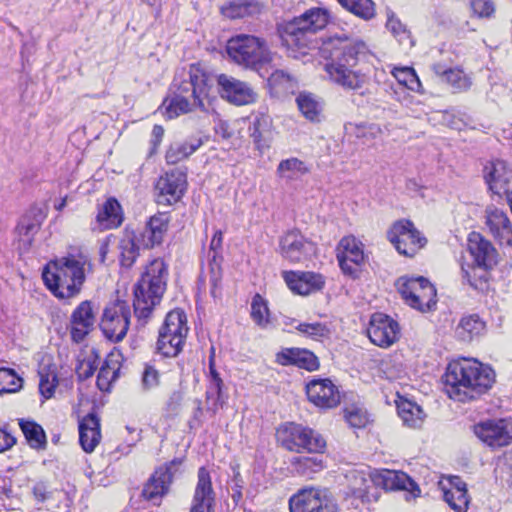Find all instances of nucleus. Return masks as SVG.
I'll return each instance as SVG.
<instances>
[{
  "label": "nucleus",
  "mask_w": 512,
  "mask_h": 512,
  "mask_svg": "<svg viewBox=\"0 0 512 512\" xmlns=\"http://www.w3.org/2000/svg\"><path fill=\"white\" fill-rule=\"evenodd\" d=\"M321 53L327 60L324 69L335 84L346 90H358L367 83L368 76L355 69L359 60L367 54L364 42H349L346 37L331 38L323 43Z\"/></svg>",
  "instance_id": "1"
},
{
  "label": "nucleus",
  "mask_w": 512,
  "mask_h": 512,
  "mask_svg": "<svg viewBox=\"0 0 512 512\" xmlns=\"http://www.w3.org/2000/svg\"><path fill=\"white\" fill-rule=\"evenodd\" d=\"M443 379L447 395L465 402L490 389L495 381V373L477 360L464 358L450 362Z\"/></svg>",
  "instance_id": "2"
},
{
  "label": "nucleus",
  "mask_w": 512,
  "mask_h": 512,
  "mask_svg": "<svg viewBox=\"0 0 512 512\" xmlns=\"http://www.w3.org/2000/svg\"><path fill=\"white\" fill-rule=\"evenodd\" d=\"M90 264L89 257L82 252L50 261L43 270L42 277L46 287L59 299L77 296L85 282V266Z\"/></svg>",
  "instance_id": "3"
},
{
  "label": "nucleus",
  "mask_w": 512,
  "mask_h": 512,
  "mask_svg": "<svg viewBox=\"0 0 512 512\" xmlns=\"http://www.w3.org/2000/svg\"><path fill=\"white\" fill-rule=\"evenodd\" d=\"M186 76L180 81L174 79V96L164 101L168 118L191 112L196 107L206 110L204 98L209 92L207 76L196 67H191Z\"/></svg>",
  "instance_id": "4"
},
{
  "label": "nucleus",
  "mask_w": 512,
  "mask_h": 512,
  "mask_svg": "<svg viewBox=\"0 0 512 512\" xmlns=\"http://www.w3.org/2000/svg\"><path fill=\"white\" fill-rule=\"evenodd\" d=\"M167 267L163 260L154 259L147 265L134 288V312L139 320L150 317L166 290Z\"/></svg>",
  "instance_id": "5"
},
{
  "label": "nucleus",
  "mask_w": 512,
  "mask_h": 512,
  "mask_svg": "<svg viewBox=\"0 0 512 512\" xmlns=\"http://www.w3.org/2000/svg\"><path fill=\"white\" fill-rule=\"evenodd\" d=\"M328 20L329 13L326 9L316 7L307 10L301 16L279 26L282 44L291 51L305 54V50L312 45L311 37L323 29Z\"/></svg>",
  "instance_id": "6"
},
{
  "label": "nucleus",
  "mask_w": 512,
  "mask_h": 512,
  "mask_svg": "<svg viewBox=\"0 0 512 512\" xmlns=\"http://www.w3.org/2000/svg\"><path fill=\"white\" fill-rule=\"evenodd\" d=\"M226 51L233 62L256 71L269 64L273 58L263 39L247 34H239L230 38L226 45Z\"/></svg>",
  "instance_id": "7"
},
{
  "label": "nucleus",
  "mask_w": 512,
  "mask_h": 512,
  "mask_svg": "<svg viewBox=\"0 0 512 512\" xmlns=\"http://www.w3.org/2000/svg\"><path fill=\"white\" fill-rule=\"evenodd\" d=\"M189 327L182 309L170 311L159 329L157 351L165 357H176L183 350Z\"/></svg>",
  "instance_id": "8"
},
{
  "label": "nucleus",
  "mask_w": 512,
  "mask_h": 512,
  "mask_svg": "<svg viewBox=\"0 0 512 512\" xmlns=\"http://www.w3.org/2000/svg\"><path fill=\"white\" fill-rule=\"evenodd\" d=\"M281 445L296 453H322L326 448V440L315 430L293 422L284 424L277 432Z\"/></svg>",
  "instance_id": "9"
},
{
  "label": "nucleus",
  "mask_w": 512,
  "mask_h": 512,
  "mask_svg": "<svg viewBox=\"0 0 512 512\" xmlns=\"http://www.w3.org/2000/svg\"><path fill=\"white\" fill-rule=\"evenodd\" d=\"M396 286L406 304L414 309L426 312L436 305V289L424 277H400Z\"/></svg>",
  "instance_id": "10"
},
{
  "label": "nucleus",
  "mask_w": 512,
  "mask_h": 512,
  "mask_svg": "<svg viewBox=\"0 0 512 512\" xmlns=\"http://www.w3.org/2000/svg\"><path fill=\"white\" fill-rule=\"evenodd\" d=\"M387 238L399 254L408 257L414 256L426 244V238L406 219L396 221L387 231Z\"/></svg>",
  "instance_id": "11"
},
{
  "label": "nucleus",
  "mask_w": 512,
  "mask_h": 512,
  "mask_svg": "<svg viewBox=\"0 0 512 512\" xmlns=\"http://www.w3.org/2000/svg\"><path fill=\"white\" fill-rule=\"evenodd\" d=\"M290 512H338L336 503L325 490L303 488L289 499Z\"/></svg>",
  "instance_id": "12"
},
{
  "label": "nucleus",
  "mask_w": 512,
  "mask_h": 512,
  "mask_svg": "<svg viewBox=\"0 0 512 512\" xmlns=\"http://www.w3.org/2000/svg\"><path fill=\"white\" fill-rule=\"evenodd\" d=\"M130 308L124 301H116L106 306L100 328L106 338L113 342L121 341L127 334Z\"/></svg>",
  "instance_id": "13"
},
{
  "label": "nucleus",
  "mask_w": 512,
  "mask_h": 512,
  "mask_svg": "<svg viewBox=\"0 0 512 512\" xmlns=\"http://www.w3.org/2000/svg\"><path fill=\"white\" fill-rule=\"evenodd\" d=\"M181 464L182 460L176 458L157 468L144 485L142 496L146 500L159 505L162 498L169 492Z\"/></svg>",
  "instance_id": "14"
},
{
  "label": "nucleus",
  "mask_w": 512,
  "mask_h": 512,
  "mask_svg": "<svg viewBox=\"0 0 512 512\" xmlns=\"http://www.w3.org/2000/svg\"><path fill=\"white\" fill-rule=\"evenodd\" d=\"M474 434L487 446L501 448L512 443V422L508 419H488L473 426Z\"/></svg>",
  "instance_id": "15"
},
{
  "label": "nucleus",
  "mask_w": 512,
  "mask_h": 512,
  "mask_svg": "<svg viewBox=\"0 0 512 512\" xmlns=\"http://www.w3.org/2000/svg\"><path fill=\"white\" fill-rule=\"evenodd\" d=\"M281 256L291 263H300L316 253V245L308 240L299 230L287 231L280 237Z\"/></svg>",
  "instance_id": "16"
},
{
  "label": "nucleus",
  "mask_w": 512,
  "mask_h": 512,
  "mask_svg": "<svg viewBox=\"0 0 512 512\" xmlns=\"http://www.w3.org/2000/svg\"><path fill=\"white\" fill-rule=\"evenodd\" d=\"M484 177L489 189L496 195L506 196L512 212V169L504 160L496 159L484 167Z\"/></svg>",
  "instance_id": "17"
},
{
  "label": "nucleus",
  "mask_w": 512,
  "mask_h": 512,
  "mask_svg": "<svg viewBox=\"0 0 512 512\" xmlns=\"http://www.w3.org/2000/svg\"><path fill=\"white\" fill-rule=\"evenodd\" d=\"M367 335L371 342L379 347L387 348L400 337V327L397 321L383 313L371 316Z\"/></svg>",
  "instance_id": "18"
},
{
  "label": "nucleus",
  "mask_w": 512,
  "mask_h": 512,
  "mask_svg": "<svg viewBox=\"0 0 512 512\" xmlns=\"http://www.w3.org/2000/svg\"><path fill=\"white\" fill-rule=\"evenodd\" d=\"M155 188L158 204L171 205L176 203L186 189V174L179 169L166 172L158 179Z\"/></svg>",
  "instance_id": "19"
},
{
  "label": "nucleus",
  "mask_w": 512,
  "mask_h": 512,
  "mask_svg": "<svg viewBox=\"0 0 512 512\" xmlns=\"http://www.w3.org/2000/svg\"><path fill=\"white\" fill-rule=\"evenodd\" d=\"M217 81L221 96L230 103L248 105L257 99V93L245 82L224 74L220 75Z\"/></svg>",
  "instance_id": "20"
},
{
  "label": "nucleus",
  "mask_w": 512,
  "mask_h": 512,
  "mask_svg": "<svg viewBox=\"0 0 512 512\" xmlns=\"http://www.w3.org/2000/svg\"><path fill=\"white\" fill-rule=\"evenodd\" d=\"M485 225L500 244L512 246V222L507 213L493 204L484 211Z\"/></svg>",
  "instance_id": "21"
},
{
  "label": "nucleus",
  "mask_w": 512,
  "mask_h": 512,
  "mask_svg": "<svg viewBox=\"0 0 512 512\" xmlns=\"http://www.w3.org/2000/svg\"><path fill=\"white\" fill-rule=\"evenodd\" d=\"M306 394L311 403L319 408L330 409L340 403V392L331 380L315 379L306 385Z\"/></svg>",
  "instance_id": "22"
},
{
  "label": "nucleus",
  "mask_w": 512,
  "mask_h": 512,
  "mask_svg": "<svg viewBox=\"0 0 512 512\" xmlns=\"http://www.w3.org/2000/svg\"><path fill=\"white\" fill-rule=\"evenodd\" d=\"M337 259L345 274L355 276L357 267L364 261L362 244L353 236L342 238L337 247Z\"/></svg>",
  "instance_id": "23"
},
{
  "label": "nucleus",
  "mask_w": 512,
  "mask_h": 512,
  "mask_svg": "<svg viewBox=\"0 0 512 512\" xmlns=\"http://www.w3.org/2000/svg\"><path fill=\"white\" fill-rule=\"evenodd\" d=\"M197 478L190 512H213L215 492L208 470L205 467H200Z\"/></svg>",
  "instance_id": "24"
},
{
  "label": "nucleus",
  "mask_w": 512,
  "mask_h": 512,
  "mask_svg": "<svg viewBox=\"0 0 512 512\" xmlns=\"http://www.w3.org/2000/svg\"><path fill=\"white\" fill-rule=\"evenodd\" d=\"M95 314L92 303L88 300L81 302L70 317V335L74 342L80 343L92 331Z\"/></svg>",
  "instance_id": "25"
},
{
  "label": "nucleus",
  "mask_w": 512,
  "mask_h": 512,
  "mask_svg": "<svg viewBox=\"0 0 512 512\" xmlns=\"http://www.w3.org/2000/svg\"><path fill=\"white\" fill-rule=\"evenodd\" d=\"M283 277L287 286L299 295H309L320 290L324 285L323 277L313 272L286 271Z\"/></svg>",
  "instance_id": "26"
},
{
  "label": "nucleus",
  "mask_w": 512,
  "mask_h": 512,
  "mask_svg": "<svg viewBox=\"0 0 512 512\" xmlns=\"http://www.w3.org/2000/svg\"><path fill=\"white\" fill-rule=\"evenodd\" d=\"M468 249L479 268L490 269L497 262V251L490 241L473 232L468 238Z\"/></svg>",
  "instance_id": "27"
},
{
  "label": "nucleus",
  "mask_w": 512,
  "mask_h": 512,
  "mask_svg": "<svg viewBox=\"0 0 512 512\" xmlns=\"http://www.w3.org/2000/svg\"><path fill=\"white\" fill-rule=\"evenodd\" d=\"M144 248L141 236L138 235V232L126 228L118 243L121 266L131 268L139 257L141 249Z\"/></svg>",
  "instance_id": "28"
},
{
  "label": "nucleus",
  "mask_w": 512,
  "mask_h": 512,
  "mask_svg": "<svg viewBox=\"0 0 512 512\" xmlns=\"http://www.w3.org/2000/svg\"><path fill=\"white\" fill-rule=\"evenodd\" d=\"M45 211L39 206H32L20 220L16 230L19 241L24 247L31 245L34 235L38 232L45 219Z\"/></svg>",
  "instance_id": "29"
},
{
  "label": "nucleus",
  "mask_w": 512,
  "mask_h": 512,
  "mask_svg": "<svg viewBox=\"0 0 512 512\" xmlns=\"http://www.w3.org/2000/svg\"><path fill=\"white\" fill-rule=\"evenodd\" d=\"M169 216L165 213H158L152 216L147 222L143 231L138 232L142 244L146 248H152L162 243L168 230Z\"/></svg>",
  "instance_id": "30"
},
{
  "label": "nucleus",
  "mask_w": 512,
  "mask_h": 512,
  "mask_svg": "<svg viewBox=\"0 0 512 512\" xmlns=\"http://www.w3.org/2000/svg\"><path fill=\"white\" fill-rule=\"evenodd\" d=\"M276 360L281 365H295L308 371L319 367L317 357L306 349L286 348L277 354Z\"/></svg>",
  "instance_id": "31"
},
{
  "label": "nucleus",
  "mask_w": 512,
  "mask_h": 512,
  "mask_svg": "<svg viewBox=\"0 0 512 512\" xmlns=\"http://www.w3.org/2000/svg\"><path fill=\"white\" fill-rule=\"evenodd\" d=\"M101 439L100 419L93 413L85 416L79 423V441L87 453L94 451Z\"/></svg>",
  "instance_id": "32"
},
{
  "label": "nucleus",
  "mask_w": 512,
  "mask_h": 512,
  "mask_svg": "<svg viewBox=\"0 0 512 512\" xmlns=\"http://www.w3.org/2000/svg\"><path fill=\"white\" fill-rule=\"evenodd\" d=\"M433 71L441 79L447 83L454 93L465 92L472 85L471 78L459 68H445L442 64H434Z\"/></svg>",
  "instance_id": "33"
},
{
  "label": "nucleus",
  "mask_w": 512,
  "mask_h": 512,
  "mask_svg": "<svg viewBox=\"0 0 512 512\" xmlns=\"http://www.w3.org/2000/svg\"><path fill=\"white\" fill-rule=\"evenodd\" d=\"M377 486L385 490H408L414 491L416 483L404 472L394 470H383L375 473Z\"/></svg>",
  "instance_id": "34"
},
{
  "label": "nucleus",
  "mask_w": 512,
  "mask_h": 512,
  "mask_svg": "<svg viewBox=\"0 0 512 512\" xmlns=\"http://www.w3.org/2000/svg\"><path fill=\"white\" fill-rule=\"evenodd\" d=\"M203 144L201 137H191L185 141L172 143L165 155L168 164H177L192 155Z\"/></svg>",
  "instance_id": "35"
},
{
  "label": "nucleus",
  "mask_w": 512,
  "mask_h": 512,
  "mask_svg": "<svg viewBox=\"0 0 512 512\" xmlns=\"http://www.w3.org/2000/svg\"><path fill=\"white\" fill-rule=\"evenodd\" d=\"M96 219L102 229H113L120 226L123 214L118 201L114 198L108 199L99 210Z\"/></svg>",
  "instance_id": "36"
},
{
  "label": "nucleus",
  "mask_w": 512,
  "mask_h": 512,
  "mask_svg": "<svg viewBox=\"0 0 512 512\" xmlns=\"http://www.w3.org/2000/svg\"><path fill=\"white\" fill-rule=\"evenodd\" d=\"M262 4L258 0H236L221 8L225 17L231 19L254 16L262 11Z\"/></svg>",
  "instance_id": "37"
},
{
  "label": "nucleus",
  "mask_w": 512,
  "mask_h": 512,
  "mask_svg": "<svg viewBox=\"0 0 512 512\" xmlns=\"http://www.w3.org/2000/svg\"><path fill=\"white\" fill-rule=\"evenodd\" d=\"M297 106L302 115L311 122H320L322 118L323 104L312 93L301 92L296 98Z\"/></svg>",
  "instance_id": "38"
},
{
  "label": "nucleus",
  "mask_w": 512,
  "mask_h": 512,
  "mask_svg": "<svg viewBox=\"0 0 512 512\" xmlns=\"http://www.w3.org/2000/svg\"><path fill=\"white\" fill-rule=\"evenodd\" d=\"M484 329L485 323L479 318V316L469 315L462 317L455 329V334L461 341L469 342L474 337L479 336Z\"/></svg>",
  "instance_id": "39"
},
{
  "label": "nucleus",
  "mask_w": 512,
  "mask_h": 512,
  "mask_svg": "<svg viewBox=\"0 0 512 512\" xmlns=\"http://www.w3.org/2000/svg\"><path fill=\"white\" fill-rule=\"evenodd\" d=\"M272 119L268 114L258 113L251 124V137L258 148L267 146L271 134Z\"/></svg>",
  "instance_id": "40"
},
{
  "label": "nucleus",
  "mask_w": 512,
  "mask_h": 512,
  "mask_svg": "<svg viewBox=\"0 0 512 512\" xmlns=\"http://www.w3.org/2000/svg\"><path fill=\"white\" fill-rule=\"evenodd\" d=\"M397 411L404 424L411 428L420 427L425 416L421 407L409 400L398 402Z\"/></svg>",
  "instance_id": "41"
},
{
  "label": "nucleus",
  "mask_w": 512,
  "mask_h": 512,
  "mask_svg": "<svg viewBox=\"0 0 512 512\" xmlns=\"http://www.w3.org/2000/svg\"><path fill=\"white\" fill-rule=\"evenodd\" d=\"M308 171L305 163L294 157L282 160L277 167L278 176L287 181L297 180Z\"/></svg>",
  "instance_id": "42"
},
{
  "label": "nucleus",
  "mask_w": 512,
  "mask_h": 512,
  "mask_svg": "<svg viewBox=\"0 0 512 512\" xmlns=\"http://www.w3.org/2000/svg\"><path fill=\"white\" fill-rule=\"evenodd\" d=\"M291 465L299 475L306 477H309L324 468L323 459L319 455L294 457L291 460Z\"/></svg>",
  "instance_id": "43"
},
{
  "label": "nucleus",
  "mask_w": 512,
  "mask_h": 512,
  "mask_svg": "<svg viewBox=\"0 0 512 512\" xmlns=\"http://www.w3.org/2000/svg\"><path fill=\"white\" fill-rule=\"evenodd\" d=\"M21 430L28 442L34 449H43L46 446V435L43 428L34 421L21 420Z\"/></svg>",
  "instance_id": "44"
},
{
  "label": "nucleus",
  "mask_w": 512,
  "mask_h": 512,
  "mask_svg": "<svg viewBox=\"0 0 512 512\" xmlns=\"http://www.w3.org/2000/svg\"><path fill=\"white\" fill-rule=\"evenodd\" d=\"M350 489L354 496L364 498L369 493L372 484L376 485L375 473L365 474L363 471L351 473Z\"/></svg>",
  "instance_id": "45"
},
{
  "label": "nucleus",
  "mask_w": 512,
  "mask_h": 512,
  "mask_svg": "<svg viewBox=\"0 0 512 512\" xmlns=\"http://www.w3.org/2000/svg\"><path fill=\"white\" fill-rule=\"evenodd\" d=\"M222 380H215L209 382V387L206 392V406L207 410L215 414L224 404L222 395Z\"/></svg>",
  "instance_id": "46"
},
{
  "label": "nucleus",
  "mask_w": 512,
  "mask_h": 512,
  "mask_svg": "<svg viewBox=\"0 0 512 512\" xmlns=\"http://www.w3.org/2000/svg\"><path fill=\"white\" fill-rule=\"evenodd\" d=\"M443 498L455 512H467L469 505L467 491H461L460 489H445L443 492Z\"/></svg>",
  "instance_id": "47"
},
{
  "label": "nucleus",
  "mask_w": 512,
  "mask_h": 512,
  "mask_svg": "<svg viewBox=\"0 0 512 512\" xmlns=\"http://www.w3.org/2000/svg\"><path fill=\"white\" fill-rule=\"evenodd\" d=\"M340 4L363 19H371L375 15L374 3L371 0H342Z\"/></svg>",
  "instance_id": "48"
},
{
  "label": "nucleus",
  "mask_w": 512,
  "mask_h": 512,
  "mask_svg": "<svg viewBox=\"0 0 512 512\" xmlns=\"http://www.w3.org/2000/svg\"><path fill=\"white\" fill-rule=\"evenodd\" d=\"M251 318L262 328H265L269 323V309L267 303L259 294H256L252 299Z\"/></svg>",
  "instance_id": "49"
},
{
  "label": "nucleus",
  "mask_w": 512,
  "mask_h": 512,
  "mask_svg": "<svg viewBox=\"0 0 512 512\" xmlns=\"http://www.w3.org/2000/svg\"><path fill=\"white\" fill-rule=\"evenodd\" d=\"M392 73L399 84L407 87L412 91H418L421 87V82L414 69L411 67H396Z\"/></svg>",
  "instance_id": "50"
},
{
  "label": "nucleus",
  "mask_w": 512,
  "mask_h": 512,
  "mask_svg": "<svg viewBox=\"0 0 512 512\" xmlns=\"http://www.w3.org/2000/svg\"><path fill=\"white\" fill-rule=\"evenodd\" d=\"M22 379L14 370L0 368V394L16 392L21 388Z\"/></svg>",
  "instance_id": "51"
},
{
  "label": "nucleus",
  "mask_w": 512,
  "mask_h": 512,
  "mask_svg": "<svg viewBox=\"0 0 512 512\" xmlns=\"http://www.w3.org/2000/svg\"><path fill=\"white\" fill-rule=\"evenodd\" d=\"M296 329L303 335L313 340H321L330 336V329L321 322L300 323Z\"/></svg>",
  "instance_id": "52"
},
{
  "label": "nucleus",
  "mask_w": 512,
  "mask_h": 512,
  "mask_svg": "<svg viewBox=\"0 0 512 512\" xmlns=\"http://www.w3.org/2000/svg\"><path fill=\"white\" fill-rule=\"evenodd\" d=\"M354 134L364 143H370L382 135V129L376 123H364L355 126Z\"/></svg>",
  "instance_id": "53"
},
{
  "label": "nucleus",
  "mask_w": 512,
  "mask_h": 512,
  "mask_svg": "<svg viewBox=\"0 0 512 512\" xmlns=\"http://www.w3.org/2000/svg\"><path fill=\"white\" fill-rule=\"evenodd\" d=\"M118 368L110 366L108 361L101 366L97 375V386L101 391H108L110 385L117 378Z\"/></svg>",
  "instance_id": "54"
},
{
  "label": "nucleus",
  "mask_w": 512,
  "mask_h": 512,
  "mask_svg": "<svg viewBox=\"0 0 512 512\" xmlns=\"http://www.w3.org/2000/svg\"><path fill=\"white\" fill-rule=\"evenodd\" d=\"M486 270L479 266L472 267L470 271L462 269L463 279L475 290H483L487 282Z\"/></svg>",
  "instance_id": "55"
},
{
  "label": "nucleus",
  "mask_w": 512,
  "mask_h": 512,
  "mask_svg": "<svg viewBox=\"0 0 512 512\" xmlns=\"http://www.w3.org/2000/svg\"><path fill=\"white\" fill-rule=\"evenodd\" d=\"M39 375V391L45 399H49L53 396L58 384L57 376L53 372L44 373L43 371L39 372Z\"/></svg>",
  "instance_id": "56"
},
{
  "label": "nucleus",
  "mask_w": 512,
  "mask_h": 512,
  "mask_svg": "<svg viewBox=\"0 0 512 512\" xmlns=\"http://www.w3.org/2000/svg\"><path fill=\"white\" fill-rule=\"evenodd\" d=\"M470 5L479 18H490L495 12V5L491 0H471Z\"/></svg>",
  "instance_id": "57"
},
{
  "label": "nucleus",
  "mask_w": 512,
  "mask_h": 512,
  "mask_svg": "<svg viewBox=\"0 0 512 512\" xmlns=\"http://www.w3.org/2000/svg\"><path fill=\"white\" fill-rule=\"evenodd\" d=\"M386 26L400 43H404L410 39L409 32L406 30V27L393 15L389 16Z\"/></svg>",
  "instance_id": "58"
},
{
  "label": "nucleus",
  "mask_w": 512,
  "mask_h": 512,
  "mask_svg": "<svg viewBox=\"0 0 512 512\" xmlns=\"http://www.w3.org/2000/svg\"><path fill=\"white\" fill-rule=\"evenodd\" d=\"M159 384V373L152 366H146L142 375V385L145 389H152Z\"/></svg>",
  "instance_id": "59"
},
{
  "label": "nucleus",
  "mask_w": 512,
  "mask_h": 512,
  "mask_svg": "<svg viewBox=\"0 0 512 512\" xmlns=\"http://www.w3.org/2000/svg\"><path fill=\"white\" fill-rule=\"evenodd\" d=\"M290 82V77L288 74L281 70L274 71L268 78V84L271 88H286L285 85Z\"/></svg>",
  "instance_id": "60"
},
{
  "label": "nucleus",
  "mask_w": 512,
  "mask_h": 512,
  "mask_svg": "<svg viewBox=\"0 0 512 512\" xmlns=\"http://www.w3.org/2000/svg\"><path fill=\"white\" fill-rule=\"evenodd\" d=\"M95 370L96 366L94 365V362L90 360H83L78 364L76 372L79 379L86 380L94 374Z\"/></svg>",
  "instance_id": "61"
},
{
  "label": "nucleus",
  "mask_w": 512,
  "mask_h": 512,
  "mask_svg": "<svg viewBox=\"0 0 512 512\" xmlns=\"http://www.w3.org/2000/svg\"><path fill=\"white\" fill-rule=\"evenodd\" d=\"M346 419L352 427H363L366 424V417L357 410H351L346 413Z\"/></svg>",
  "instance_id": "62"
},
{
  "label": "nucleus",
  "mask_w": 512,
  "mask_h": 512,
  "mask_svg": "<svg viewBox=\"0 0 512 512\" xmlns=\"http://www.w3.org/2000/svg\"><path fill=\"white\" fill-rule=\"evenodd\" d=\"M33 495L38 501L44 502L51 496V491L48 490L47 484L41 481L34 485Z\"/></svg>",
  "instance_id": "63"
},
{
  "label": "nucleus",
  "mask_w": 512,
  "mask_h": 512,
  "mask_svg": "<svg viewBox=\"0 0 512 512\" xmlns=\"http://www.w3.org/2000/svg\"><path fill=\"white\" fill-rule=\"evenodd\" d=\"M15 443L16 439L11 434L0 429V452L11 448Z\"/></svg>",
  "instance_id": "64"
}]
</instances>
